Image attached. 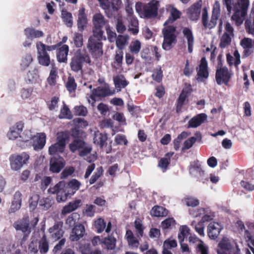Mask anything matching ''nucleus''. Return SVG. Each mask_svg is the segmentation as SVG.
Segmentation results:
<instances>
[{
  "label": "nucleus",
  "instance_id": "nucleus-58",
  "mask_svg": "<svg viewBox=\"0 0 254 254\" xmlns=\"http://www.w3.org/2000/svg\"><path fill=\"white\" fill-rule=\"evenodd\" d=\"M74 112L76 115L79 116H86L88 111L87 108L82 106H76L74 107Z\"/></svg>",
  "mask_w": 254,
  "mask_h": 254
},
{
  "label": "nucleus",
  "instance_id": "nucleus-39",
  "mask_svg": "<svg viewBox=\"0 0 254 254\" xmlns=\"http://www.w3.org/2000/svg\"><path fill=\"white\" fill-rule=\"evenodd\" d=\"M116 239L112 235L105 238L102 244H104L108 250H113L116 248Z\"/></svg>",
  "mask_w": 254,
  "mask_h": 254
},
{
  "label": "nucleus",
  "instance_id": "nucleus-1",
  "mask_svg": "<svg viewBox=\"0 0 254 254\" xmlns=\"http://www.w3.org/2000/svg\"><path fill=\"white\" fill-rule=\"evenodd\" d=\"M181 12L176 8H173L171 11V16L165 22L164 25L165 27L162 30L163 35V42L162 48L166 50H170L172 48V44L177 42V35L175 34L176 27L174 25H168L173 23L181 16Z\"/></svg>",
  "mask_w": 254,
  "mask_h": 254
},
{
  "label": "nucleus",
  "instance_id": "nucleus-23",
  "mask_svg": "<svg viewBox=\"0 0 254 254\" xmlns=\"http://www.w3.org/2000/svg\"><path fill=\"white\" fill-rule=\"evenodd\" d=\"M122 1L120 0H117L115 2H112L107 9L104 10L106 16L109 18L115 17L117 14L120 8Z\"/></svg>",
  "mask_w": 254,
  "mask_h": 254
},
{
  "label": "nucleus",
  "instance_id": "nucleus-9",
  "mask_svg": "<svg viewBox=\"0 0 254 254\" xmlns=\"http://www.w3.org/2000/svg\"><path fill=\"white\" fill-rule=\"evenodd\" d=\"M30 158L29 154L22 152L20 154H13L9 158L10 167L12 170L17 171L25 164Z\"/></svg>",
  "mask_w": 254,
  "mask_h": 254
},
{
  "label": "nucleus",
  "instance_id": "nucleus-8",
  "mask_svg": "<svg viewBox=\"0 0 254 254\" xmlns=\"http://www.w3.org/2000/svg\"><path fill=\"white\" fill-rule=\"evenodd\" d=\"M13 226L16 230L21 231L22 232L23 235L21 239L22 242H25L28 240L31 232V228L30 226L28 216H24L22 219L15 221Z\"/></svg>",
  "mask_w": 254,
  "mask_h": 254
},
{
  "label": "nucleus",
  "instance_id": "nucleus-11",
  "mask_svg": "<svg viewBox=\"0 0 254 254\" xmlns=\"http://www.w3.org/2000/svg\"><path fill=\"white\" fill-rule=\"evenodd\" d=\"M231 77L228 68L226 66L217 68L215 74V79L217 84L221 85L222 83L228 85Z\"/></svg>",
  "mask_w": 254,
  "mask_h": 254
},
{
  "label": "nucleus",
  "instance_id": "nucleus-53",
  "mask_svg": "<svg viewBox=\"0 0 254 254\" xmlns=\"http://www.w3.org/2000/svg\"><path fill=\"white\" fill-rule=\"evenodd\" d=\"M190 229L187 226H183L180 229V232L178 234V239L180 242H183L188 236L190 233Z\"/></svg>",
  "mask_w": 254,
  "mask_h": 254
},
{
  "label": "nucleus",
  "instance_id": "nucleus-60",
  "mask_svg": "<svg viewBox=\"0 0 254 254\" xmlns=\"http://www.w3.org/2000/svg\"><path fill=\"white\" fill-rule=\"evenodd\" d=\"M33 61V58L31 55L27 54L22 59L21 63V66L23 69L27 67Z\"/></svg>",
  "mask_w": 254,
  "mask_h": 254
},
{
  "label": "nucleus",
  "instance_id": "nucleus-21",
  "mask_svg": "<svg viewBox=\"0 0 254 254\" xmlns=\"http://www.w3.org/2000/svg\"><path fill=\"white\" fill-rule=\"evenodd\" d=\"M84 233L85 228L83 225L77 224L72 229L69 239L72 242L77 241L83 237Z\"/></svg>",
  "mask_w": 254,
  "mask_h": 254
},
{
  "label": "nucleus",
  "instance_id": "nucleus-22",
  "mask_svg": "<svg viewBox=\"0 0 254 254\" xmlns=\"http://www.w3.org/2000/svg\"><path fill=\"white\" fill-rule=\"evenodd\" d=\"M57 59L60 63H66L67 61V55L69 52V47L67 45H63L57 47Z\"/></svg>",
  "mask_w": 254,
  "mask_h": 254
},
{
  "label": "nucleus",
  "instance_id": "nucleus-15",
  "mask_svg": "<svg viewBox=\"0 0 254 254\" xmlns=\"http://www.w3.org/2000/svg\"><path fill=\"white\" fill-rule=\"evenodd\" d=\"M202 1L200 0L193 3L188 8L187 14L190 20L196 21L199 19Z\"/></svg>",
  "mask_w": 254,
  "mask_h": 254
},
{
  "label": "nucleus",
  "instance_id": "nucleus-40",
  "mask_svg": "<svg viewBox=\"0 0 254 254\" xmlns=\"http://www.w3.org/2000/svg\"><path fill=\"white\" fill-rule=\"evenodd\" d=\"M85 142L81 138L73 139V141L69 145L71 151L74 152L76 150L83 148Z\"/></svg>",
  "mask_w": 254,
  "mask_h": 254
},
{
  "label": "nucleus",
  "instance_id": "nucleus-5",
  "mask_svg": "<svg viewBox=\"0 0 254 254\" xmlns=\"http://www.w3.org/2000/svg\"><path fill=\"white\" fill-rule=\"evenodd\" d=\"M92 61L90 56L86 51L83 53L81 49L77 50L71 59L70 67L71 70L76 73L83 72L84 64L91 65Z\"/></svg>",
  "mask_w": 254,
  "mask_h": 254
},
{
  "label": "nucleus",
  "instance_id": "nucleus-31",
  "mask_svg": "<svg viewBox=\"0 0 254 254\" xmlns=\"http://www.w3.org/2000/svg\"><path fill=\"white\" fill-rule=\"evenodd\" d=\"M169 211L166 208L158 205L153 206L150 211L151 215L157 217H166Z\"/></svg>",
  "mask_w": 254,
  "mask_h": 254
},
{
  "label": "nucleus",
  "instance_id": "nucleus-13",
  "mask_svg": "<svg viewBox=\"0 0 254 254\" xmlns=\"http://www.w3.org/2000/svg\"><path fill=\"white\" fill-rule=\"evenodd\" d=\"M65 166L64 158L60 155H55L51 158L49 170L54 173H59Z\"/></svg>",
  "mask_w": 254,
  "mask_h": 254
},
{
  "label": "nucleus",
  "instance_id": "nucleus-17",
  "mask_svg": "<svg viewBox=\"0 0 254 254\" xmlns=\"http://www.w3.org/2000/svg\"><path fill=\"white\" fill-rule=\"evenodd\" d=\"M198 78L206 79L209 76L208 63L205 57H202L200 61L198 67L196 68Z\"/></svg>",
  "mask_w": 254,
  "mask_h": 254
},
{
  "label": "nucleus",
  "instance_id": "nucleus-18",
  "mask_svg": "<svg viewBox=\"0 0 254 254\" xmlns=\"http://www.w3.org/2000/svg\"><path fill=\"white\" fill-rule=\"evenodd\" d=\"M24 127V123L22 121L18 122L16 124L9 128L7 132V136L9 139L15 140L18 137H20V134Z\"/></svg>",
  "mask_w": 254,
  "mask_h": 254
},
{
  "label": "nucleus",
  "instance_id": "nucleus-2",
  "mask_svg": "<svg viewBox=\"0 0 254 254\" xmlns=\"http://www.w3.org/2000/svg\"><path fill=\"white\" fill-rule=\"evenodd\" d=\"M224 2L228 12L230 13L231 11L234 12L232 19L237 23H241L242 18L245 16L247 12L248 2L242 0H224Z\"/></svg>",
  "mask_w": 254,
  "mask_h": 254
},
{
  "label": "nucleus",
  "instance_id": "nucleus-14",
  "mask_svg": "<svg viewBox=\"0 0 254 254\" xmlns=\"http://www.w3.org/2000/svg\"><path fill=\"white\" fill-rule=\"evenodd\" d=\"M63 227V222L59 221L56 222L54 225L49 229V232L51 234V237L53 240L56 241L63 237L64 233Z\"/></svg>",
  "mask_w": 254,
  "mask_h": 254
},
{
  "label": "nucleus",
  "instance_id": "nucleus-28",
  "mask_svg": "<svg viewBox=\"0 0 254 254\" xmlns=\"http://www.w3.org/2000/svg\"><path fill=\"white\" fill-rule=\"evenodd\" d=\"M46 135L44 132L38 134L37 136L33 140V146L35 150H41L46 144Z\"/></svg>",
  "mask_w": 254,
  "mask_h": 254
},
{
  "label": "nucleus",
  "instance_id": "nucleus-57",
  "mask_svg": "<svg viewBox=\"0 0 254 254\" xmlns=\"http://www.w3.org/2000/svg\"><path fill=\"white\" fill-rule=\"evenodd\" d=\"M73 42L76 47H81L83 45L82 34L78 33H75L73 37Z\"/></svg>",
  "mask_w": 254,
  "mask_h": 254
},
{
  "label": "nucleus",
  "instance_id": "nucleus-33",
  "mask_svg": "<svg viewBox=\"0 0 254 254\" xmlns=\"http://www.w3.org/2000/svg\"><path fill=\"white\" fill-rule=\"evenodd\" d=\"M58 77V67L56 66V64L53 63L49 76L47 79V82L51 86H55Z\"/></svg>",
  "mask_w": 254,
  "mask_h": 254
},
{
  "label": "nucleus",
  "instance_id": "nucleus-3",
  "mask_svg": "<svg viewBox=\"0 0 254 254\" xmlns=\"http://www.w3.org/2000/svg\"><path fill=\"white\" fill-rule=\"evenodd\" d=\"M60 46V43L49 46L44 44L42 42H38L36 43V48L38 53L37 59L39 64L44 66H48L51 65L52 67V63H55L54 60H51L50 55L47 52L55 50Z\"/></svg>",
  "mask_w": 254,
  "mask_h": 254
},
{
  "label": "nucleus",
  "instance_id": "nucleus-46",
  "mask_svg": "<svg viewBox=\"0 0 254 254\" xmlns=\"http://www.w3.org/2000/svg\"><path fill=\"white\" fill-rule=\"evenodd\" d=\"M232 38L231 35L227 32H225L220 39L219 47L221 48H225L231 44Z\"/></svg>",
  "mask_w": 254,
  "mask_h": 254
},
{
  "label": "nucleus",
  "instance_id": "nucleus-41",
  "mask_svg": "<svg viewBox=\"0 0 254 254\" xmlns=\"http://www.w3.org/2000/svg\"><path fill=\"white\" fill-rule=\"evenodd\" d=\"M196 137H190L186 140L184 143L183 149H189L194 144L197 139L199 140L201 139V134L200 132L195 133Z\"/></svg>",
  "mask_w": 254,
  "mask_h": 254
},
{
  "label": "nucleus",
  "instance_id": "nucleus-19",
  "mask_svg": "<svg viewBox=\"0 0 254 254\" xmlns=\"http://www.w3.org/2000/svg\"><path fill=\"white\" fill-rule=\"evenodd\" d=\"M222 229V226L219 223L215 222H210L207 227L208 237L212 240H215Z\"/></svg>",
  "mask_w": 254,
  "mask_h": 254
},
{
  "label": "nucleus",
  "instance_id": "nucleus-12",
  "mask_svg": "<svg viewBox=\"0 0 254 254\" xmlns=\"http://www.w3.org/2000/svg\"><path fill=\"white\" fill-rule=\"evenodd\" d=\"M64 182H60L54 187H51L48 190L49 192L57 194V200L58 202L65 201L68 197L64 189Z\"/></svg>",
  "mask_w": 254,
  "mask_h": 254
},
{
  "label": "nucleus",
  "instance_id": "nucleus-38",
  "mask_svg": "<svg viewBox=\"0 0 254 254\" xmlns=\"http://www.w3.org/2000/svg\"><path fill=\"white\" fill-rule=\"evenodd\" d=\"M103 28L94 27L93 28V35L91 36L88 39H94L101 41L102 40L106 39L105 36H104V31Z\"/></svg>",
  "mask_w": 254,
  "mask_h": 254
},
{
  "label": "nucleus",
  "instance_id": "nucleus-59",
  "mask_svg": "<svg viewBox=\"0 0 254 254\" xmlns=\"http://www.w3.org/2000/svg\"><path fill=\"white\" fill-rule=\"evenodd\" d=\"M127 38L122 35H120L118 36L116 39V45L118 48L120 49H122L127 43Z\"/></svg>",
  "mask_w": 254,
  "mask_h": 254
},
{
  "label": "nucleus",
  "instance_id": "nucleus-30",
  "mask_svg": "<svg viewBox=\"0 0 254 254\" xmlns=\"http://www.w3.org/2000/svg\"><path fill=\"white\" fill-rule=\"evenodd\" d=\"M174 154L173 152H168L165 155L164 157L161 158L159 161L158 166L163 170V172H166L168 169V166L170 164L171 158Z\"/></svg>",
  "mask_w": 254,
  "mask_h": 254
},
{
  "label": "nucleus",
  "instance_id": "nucleus-4",
  "mask_svg": "<svg viewBox=\"0 0 254 254\" xmlns=\"http://www.w3.org/2000/svg\"><path fill=\"white\" fill-rule=\"evenodd\" d=\"M159 6V2L158 1L152 0L145 4L137 2L135 9L141 18L151 19L157 16Z\"/></svg>",
  "mask_w": 254,
  "mask_h": 254
},
{
  "label": "nucleus",
  "instance_id": "nucleus-7",
  "mask_svg": "<svg viewBox=\"0 0 254 254\" xmlns=\"http://www.w3.org/2000/svg\"><path fill=\"white\" fill-rule=\"evenodd\" d=\"M220 14V6L218 1H215L213 10L212 15L209 22L208 21V15L207 9L206 7H204L202 9V23L205 29L209 28L212 29L214 28L217 22V20Z\"/></svg>",
  "mask_w": 254,
  "mask_h": 254
},
{
  "label": "nucleus",
  "instance_id": "nucleus-43",
  "mask_svg": "<svg viewBox=\"0 0 254 254\" xmlns=\"http://www.w3.org/2000/svg\"><path fill=\"white\" fill-rule=\"evenodd\" d=\"M188 96V94L187 91L183 90L180 94L178 99H177V103L176 105V112L179 113L181 111L183 105Z\"/></svg>",
  "mask_w": 254,
  "mask_h": 254
},
{
  "label": "nucleus",
  "instance_id": "nucleus-25",
  "mask_svg": "<svg viewBox=\"0 0 254 254\" xmlns=\"http://www.w3.org/2000/svg\"><path fill=\"white\" fill-rule=\"evenodd\" d=\"M24 32L26 38L31 40L40 38L44 36V33L42 31L36 29L33 27L26 28Z\"/></svg>",
  "mask_w": 254,
  "mask_h": 254
},
{
  "label": "nucleus",
  "instance_id": "nucleus-55",
  "mask_svg": "<svg viewBox=\"0 0 254 254\" xmlns=\"http://www.w3.org/2000/svg\"><path fill=\"white\" fill-rule=\"evenodd\" d=\"M130 52L132 53L137 54L141 49V43L140 42L136 40L132 42V44L129 46Z\"/></svg>",
  "mask_w": 254,
  "mask_h": 254
},
{
  "label": "nucleus",
  "instance_id": "nucleus-51",
  "mask_svg": "<svg viewBox=\"0 0 254 254\" xmlns=\"http://www.w3.org/2000/svg\"><path fill=\"white\" fill-rule=\"evenodd\" d=\"M103 170L102 167L97 168L96 172L91 176L89 180V184L92 185L94 184L98 179L103 175Z\"/></svg>",
  "mask_w": 254,
  "mask_h": 254
},
{
  "label": "nucleus",
  "instance_id": "nucleus-6",
  "mask_svg": "<svg viewBox=\"0 0 254 254\" xmlns=\"http://www.w3.org/2000/svg\"><path fill=\"white\" fill-rule=\"evenodd\" d=\"M216 252L217 254H240L241 251L235 241L224 237L218 243Z\"/></svg>",
  "mask_w": 254,
  "mask_h": 254
},
{
  "label": "nucleus",
  "instance_id": "nucleus-61",
  "mask_svg": "<svg viewBox=\"0 0 254 254\" xmlns=\"http://www.w3.org/2000/svg\"><path fill=\"white\" fill-rule=\"evenodd\" d=\"M134 227L139 236L142 237L143 235L144 228L142 226V221L140 219H136L134 221Z\"/></svg>",
  "mask_w": 254,
  "mask_h": 254
},
{
  "label": "nucleus",
  "instance_id": "nucleus-10",
  "mask_svg": "<svg viewBox=\"0 0 254 254\" xmlns=\"http://www.w3.org/2000/svg\"><path fill=\"white\" fill-rule=\"evenodd\" d=\"M103 43L94 39H88L87 45L89 53L94 59H98L103 54Z\"/></svg>",
  "mask_w": 254,
  "mask_h": 254
},
{
  "label": "nucleus",
  "instance_id": "nucleus-27",
  "mask_svg": "<svg viewBox=\"0 0 254 254\" xmlns=\"http://www.w3.org/2000/svg\"><path fill=\"white\" fill-rule=\"evenodd\" d=\"M108 137L106 133H101L99 131H96L94 134L93 143L102 148L104 146H107Z\"/></svg>",
  "mask_w": 254,
  "mask_h": 254
},
{
  "label": "nucleus",
  "instance_id": "nucleus-34",
  "mask_svg": "<svg viewBox=\"0 0 254 254\" xmlns=\"http://www.w3.org/2000/svg\"><path fill=\"white\" fill-rule=\"evenodd\" d=\"M43 236L39 242V250L41 254H46L49 249V242L44 230H43Z\"/></svg>",
  "mask_w": 254,
  "mask_h": 254
},
{
  "label": "nucleus",
  "instance_id": "nucleus-52",
  "mask_svg": "<svg viewBox=\"0 0 254 254\" xmlns=\"http://www.w3.org/2000/svg\"><path fill=\"white\" fill-rule=\"evenodd\" d=\"M106 223L102 218H99L95 221V227L98 233H102L105 229Z\"/></svg>",
  "mask_w": 254,
  "mask_h": 254
},
{
  "label": "nucleus",
  "instance_id": "nucleus-50",
  "mask_svg": "<svg viewBox=\"0 0 254 254\" xmlns=\"http://www.w3.org/2000/svg\"><path fill=\"white\" fill-rule=\"evenodd\" d=\"M59 118L60 119L66 118L67 119H71L72 118V116L69 109L65 104L64 105L63 108L61 110Z\"/></svg>",
  "mask_w": 254,
  "mask_h": 254
},
{
  "label": "nucleus",
  "instance_id": "nucleus-24",
  "mask_svg": "<svg viewBox=\"0 0 254 254\" xmlns=\"http://www.w3.org/2000/svg\"><path fill=\"white\" fill-rule=\"evenodd\" d=\"M85 9L84 7L80 8L78 11V19L77 25L80 31H82L88 24V19L85 13Z\"/></svg>",
  "mask_w": 254,
  "mask_h": 254
},
{
  "label": "nucleus",
  "instance_id": "nucleus-62",
  "mask_svg": "<svg viewBox=\"0 0 254 254\" xmlns=\"http://www.w3.org/2000/svg\"><path fill=\"white\" fill-rule=\"evenodd\" d=\"M79 216V215L77 213H72L70 216L66 219L65 223L68 225L69 227H72L74 226L76 223V218Z\"/></svg>",
  "mask_w": 254,
  "mask_h": 254
},
{
  "label": "nucleus",
  "instance_id": "nucleus-49",
  "mask_svg": "<svg viewBox=\"0 0 254 254\" xmlns=\"http://www.w3.org/2000/svg\"><path fill=\"white\" fill-rule=\"evenodd\" d=\"M84 134L83 131L80 129L79 127H72L70 130V135H71L73 139L81 138Z\"/></svg>",
  "mask_w": 254,
  "mask_h": 254
},
{
  "label": "nucleus",
  "instance_id": "nucleus-26",
  "mask_svg": "<svg viewBox=\"0 0 254 254\" xmlns=\"http://www.w3.org/2000/svg\"><path fill=\"white\" fill-rule=\"evenodd\" d=\"M92 23L94 27L103 28L105 26L106 28L109 25L108 20L101 13H96L93 15Z\"/></svg>",
  "mask_w": 254,
  "mask_h": 254
},
{
  "label": "nucleus",
  "instance_id": "nucleus-63",
  "mask_svg": "<svg viewBox=\"0 0 254 254\" xmlns=\"http://www.w3.org/2000/svg\"><path fill=\"white\" fill-rule=\"evenodd\" d=\"M241 45L244 49H251L253 47V40L249 38H244L241 41Z\"/></svg>",
  "mask_w": 254,
  "mask_h": 254
},
{
  "label": "nucleus",
  "instance_id": "nucleus-47",
  "mask_svg": "<svg viewBox=\"0 0 254 254\" xmlns=\"http://www.w3.org/2000/svg\"><path fill=\"white\" fill-rule=\"evenodd\" d=\"M176 224V221L173 217H169L161 222V227L163 229H172Z\"/></svg>",
  "mask_w": 254,
  "mask_h": 254
},
{
  "label": "nucleus",
  "instance_id": "nucleus-44",
  "mask_svg": "<svg viewBox=\"0 0 254 254\" xmlns=\"http://www.w3.org/2000/svg\"><path fill=\"white\" fill-rule=\"evenodd\" d=\"M184 203L189 207H194L199 204V200L197 198L187 195L183 199Z\"/></svg>",
  "mask_w": 254,
  "mask_h": 254
},
{
  "label": "nucleus",
  "instance_id": "nucleus-56",
  "mask_svg": "<svg viewBox=\"0 0 254 254\" xmlns=\"http://www.w3.org/2000/svg\"><path fill=\"white\" fill-rule=\"evenodd\" d=\"M67 184L68 186L70 187L72 190L76 192L77 191L80 186H81V183L75 179H72L70 181H69Z\"/></svg>",
  "mask_w": 254,
  "mask_h": 254
},
{
  "label": "nucleus",
  "instance_id": "nucleus-64",
  "mask_svg": "<svg viewBox=\"0 0 254 254\" xmlns=\"http://www.w3.org/2000/svg\"><path fill=\"white\" fill-rule=\"evenodd\" d=\"M246 31L250 34H254V22L250 20H246L245 23Z\"/></svg>",
  "mask_w": 254,
  "mask_h": 254
},
{
  "label": "nucleus",
  "instance_id": "nucleus-35",
  "mask_svg": "<svg viewBox=\"0 0 254 254\" xmlns=\"http://www.w3.org/2000/svg\"><path fill=\"white\" fill-rule=\"evenodd\" d=\"M126 239L128 245L131 247L137 248L139 244L138 240L135 237L132 232L130 230H127L126 234Z\"/></svg>",
  "mask_w": 254,
  "mask_h": 254
},
{
  "label": "nucleus",
  "instance_id": "nucleus-54",
  "mask_svg": "<svg viewBox=\"0 0 254 254\" xmlns=\"http://www.w3.org/2000/svg\"><path fill=\"white\" fill-rule=\"evenodd\" d=\"M114 82L115 86L117 88L121 87L125 88L128 84V82L126 80L122 79L119 76L114 77Z\"/></svg>",
  "mask_w": 254,
  "mask_h": 254
},
{
  "label": "nucleus",
  "instance_id": "nucleus-32",
  "mask_svg": "<svg viewBox=\"0 0 254 254\" xmlns=\"http://www.w3.org/2000/svg\"><path fill=\"white\" fill-rule=\"evenodd\" d=\"M81 202V201L80 199H76L70 202L67 205L63 207L62 210V214L64 215L75 210L79 206Z\"/></svg>",
  "mask_w": 254,
  "mask_h": 254
},
{
  "label": "nucleus",
  "instance_id": "nucleus-36",
  "mask_svg": "<svg viewBox=\"0 0 254 254\" xmlns=\"http://www.w3.org/2000/svg\"><path fill=\"white\" fill-rule=\"evenodd\" d=\"M70 132L67 131H64L60 132L57 137V143H58L62 147L65 148L66 142L69 140Z\"/></svg>",
  "mask_w": 254,
  "mask_h": 254
},
{
  "label": "nucleus",
  "instance_id": "nucleus-16",
  "mask_svg": "<svg viewBox=\"0 0 254 254\" xmlns=\"http://www.w3.org/2000/svg\"><path fill=\"white\" fill-rule=\"evenodd\" d=\"M109 94V89L103 87H98L96 88H94L91 92V94L90 95L89 98L91 99V101L88 99V102L91 104L92 106H94V103L97 100V98L105 97Z\"/></svg>",
  "mask_w": 254,
  "mask_h": 254
},
{
  "label": "nucleus",
  "instance_id": "nucleus-42",
  "mask_svg": "<svg viewBox=\"0 0 254 254\" xmlns=\"http://www.w3.org/2000/svg\"><path fill=\"white\" fill-rule=\"evenodd\" d=\"M65 86L69 93L75 92L77 88V83L73 76L68 77Z\"/></svg>",
  "mask_w": 254,
  "mask_h": 254
},
{
  "label": "nucleus",
  "instance_id": "nucleus-48",
  "mask_svg": "<svg viewBox=\"0 0 254 254\" xmlns=\"http://www.w3.org/2000/svg\"><path fill=\"white\" fill-rule=\"evenodd\" d=\"M64 149V147H62L61 145L56 142L49 147V153L51 155H55L58 153L63 152Z\"/></svg>",
  "mask_w": 254,
  "mask_h": 254
},
{
  "label": "nucleus",
  "instance_id": "nucleus-29",
  "mask_svg": "<svg viewBox=\"0 0 254 254\" xmlns=\"http://www.w3.org/2000/svg\"><path fill=\"white\" fill-rule=\"evenodd\" d=\"M182 32L187 40L188 51L191 53L192 52L194 44V37L192 31L189 28L185 27L183 28Z\"/></svg>",
  "mask_w": 254,
  "mask_h": 254
},
{
  "label": "nucleus",
  "instance_id": "nucleus-45",
  "mask_svg": "<svg viewBox=\"0 0 254 254\" xmlns=\"http://www.w3.org/2000/svg\"><path fill=\"white\" fill-rule=\"evenodd\" d=\"M38 72V70L36 69H34L31 71H29L25 78L26 83H30L35 82L37 79L39 78Z\"/></svg>",
  "mask_w": 254,
  "mask_h": 254
},
{
  "label": "nucleus",
  "instance_id": "nucleus-37",
  "mask_svg": "<svg viewBox=\"0 0 254 254\" xmlns=\"http://www.w3.org/2000/svg\"><path fill=\"white\" fill-rule=\"evenodd\" d=\"M61 17L64 23L68 27H71L73 25V19L71 13L68 12L66 9L62 10Z\"/></svg>",
  "mask_w": 254,
  "mask_h": 254
},
{
  "label": "nucleus",
  "instance_id": "nucleus-20",
  "mask_svg": "<svg viewBox=\"0 0 254 254\" xmlns=\"http://www.w3.org/2000/svg\"><path fill=\"white\" fill-rule=\"evenodd\" d=\"M207 119V116L205 113L197 114L192 117L188 122V127L196 128L205 123Z\"/></svg>",
  "mask_w": 254,
  "mask_h": 254
}]
</instances>
